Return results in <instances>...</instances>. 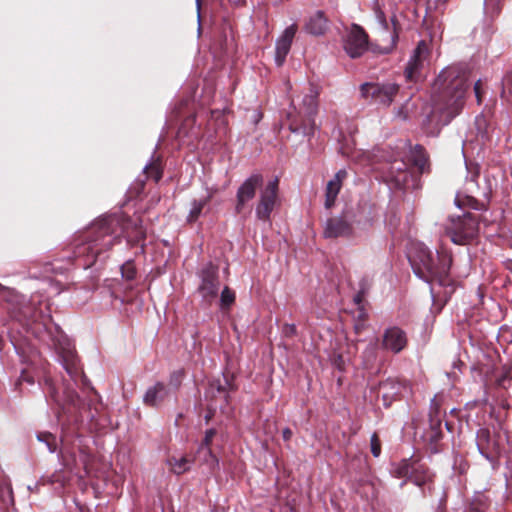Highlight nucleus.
Instances as JSON below:
<instances>
[{"instance_id":"nucleus-1","label":"nucleus","mask_w":512,"mask_h":512,"mask_svg":"<svg viewBox=\"0 0 512 512\" xmlns=\"http://www.w3.org/2000/svg\"><path fill=\"white\" fill-rule=\"evenodd\" d=\"M90 233L93 238L78 244L75 250L77 258H85L82 263L85 268L91 266L102 251L110 249L117 241L116 237H111L110 224L106 222L93 227Z\"/></svg>"},{"instance_id":"nucleus-2","label":"nucleus","mask_w":512,"mask_h":512,"mask_svg":"<svg viewBox=\"0 0 512 512\" xmlns=\"http://www.w3.org/2000/svg\"><path fill=\"white\" fill-rule=\"evenodd\" d=\"M445 233L457 245H467L479 235V220L475 214L465 213L462 216H451L445 225Z\"/></svg>"},{"instance_id":"nucleus-3","label":"nucleus","mask_w":512,"mask_h":512,"mask_svg":"<svg viewBox=\"0 0 512 512\" xmlns=\"http://www.w3.org/2000/svg\"><path fill=\"white\" fill-rule=\"evenodd\" d=\"M343 47L351 58L362 56L368 49V35L358 25H352L343 39Z\"/></svg>"},{"instance_id":"nucleus-4","label":"nucleus","mask_w":512,"mask_h":512,"mask_svg":"<svg viewBox=\"0 0 512 512\" xmlns=\"http://www.w3.org/2000/svg\"><path fill=\"white\" fill-rule=\"evenodd\" d=\"M278 179L271 180L261 191L259 201L256 206V216L258 219L267 221L276 205L278 197Z\"/></svg>"},{"instance_id":"nucleus-5","label":"nucleus","mask_w":512,"mask_h":512,"mask_svg":"<svg viewBox=\"0 0 512 512\" xmlns=\"http://www.w3.org/2000/svg\"><path fill=\"white\" fill-rule=\"evenodd\" d=\"M398 89V86L392 83H365L361 86V93L364 98H371L378 103L390 105L398 93Z\"/></svg>"},{"instance_id":"nucleus-6","label":"nucleus","mask_w":512,"mask_h":512,"mask_svg":"<svg viewBox=\"0 0 512 512\" xmlns=\"http://www.w3.org/2000/svg\"><path fill=\"white\" fill-rule=\"evenodd\" d=\"M429 47L425 41H420L411 56L405 69V76L409 81L419 78L428 65Z\"/></svg>"},{"instance_id":"nucleus-7","label":"nucleus","mask_w":512,"mask_h":512,"mask_svg":"<svg viewBox=\"0 0 512 512\" xmlns=\"http://www.w3.org/2000/svg\"><path fill=\"white\" fill-rule=\"evenodd\" d=\"M262 182L263 178L260 174H253L241 184L236 195V213L240 214L243 212L246 204L254 198L256 191L262 185Z\"/></svg>"},{"instance_id":"nucleus-8","label":"nucleus","mask_w":512,"mask_h":512,"mask_svg":"<svg viewBox=\"0 0 512 512\" xmlns=\"http://www.w3.org/2000/svg\"><path fill=\"white\" fill-rule=\"evenodd\" d=\"M409 258L412 265L418 266L419 269H422L428 274V277H436L437 268L427 247L424 245L415 246L413 250L410 251Z\"/></svg>"},{"instance_id":"nucleus-9","label":"nucleus","mask_w":512,"mask_h":512,"mask_svg":"<svg viewBox=\"0 0 512 512\" xmlns=\"http://www.w3.org/2000/svg\"><path fill=\"white\" fill-rule=\"evenodd\" d=\"M476 441L479 451L487 459L492 460L498 457L501 452V445L498 437L491 435L490 431L486 428H481L477 432Z\"/></svg>"},{"instance_id":"nucleus-10","label":"nucleus","mask_w":512,"mask_h":512,"mask_svg":"<svg viewBox=\"0 0 512 512\" xmlns=\"http://www.w3.org/2000/svg\"><path fill=\"white\" fill-rule=\"evenodd\" d=\"M202 281L198 288L199 293L205 301L211 303L218 295L219 280L217 270L215 268H208L202 272Z\"/></svg>"},{"instance_id":"nucleus-11","label":"nucleus","mask_w":512,"mask_h":512,"mask_svg":"<svg viewBox=\"0 0 512 512\" xmlns=\"http://www.w3.org/2000/svg\"><path fill=\"white\" fill-rule=\"evenodd\" d=\"M406 333L399 327H390L385 330L382 337V347L395 354L401 352L407 346Z\"/></svg>"},{"instance_id":"nucleus-12","label":"nucleus","mask_w":512,"mask_h":512,"mask_svg":"<svg viewBox=\"0 0 512 512\" xmlns=\"http://www.w3.org/2000/svg\"><path fill=\"white\" fill-rule=\"evenodd\" d=\"M297 30L298 26L296 24H291L278 37L275 47V61L278 66H281L284 63Z\"/></svg>"},{"instance_id":"nucleus-13","label":"nucleus","mask_w":512,"mask_h":512,"mask_svg":"<svg viewBox=\"0 0 512 512\" xmlns=\"http://www.w3.org/2000/svg\"><path fill=\"white\" fill-rule=\"evenodd\" d=\"M354 235L355 233L352 225L344 218H331L326 222L324 229V236L326 238H350Z\"/></svg>"},{"instance_id":"nucleus-14","label":"nucleus","mask_w":512,"mask_h":512,"mask_svg":"<svg viewBox=\"0 0 512 512\" xmlns=\"http://www.w3.org/2000/svg\"><path fill=\"white\" fill-rule=\"evenodd\" d=\"M346 176L347 172L345 170H340L336 173L334 178L328 182L325 200V206L327 208H330L334 205L336 197L340 191L342 181L346 178Z\"/></svg>"},{"instance_id":"nucleus-15","label":"nucleus","mask_w":512,"mask_h":512,"mask_svg":"<svg viewBox=\"0 0 512 512\" xmlns=\"http://www.w3.org/2000/svg\"><path fill=\"white\" fill-rule=\"evenodd\" d=\"M194 461L195 458L193 456L182 455L179 457H170L167 463L172 473L176 475H181L190 470V467L194 463Z\"/></svg>"},{"instance_id":"nucleus-16","label":"nucleus","mask_w":512,"mask_h":512,"mask_svg":"<svg viewBox=\"0 0 512 512\" xmlns=\"http://www.w3.org/2000/svg\"><path fill=\"white\" fill-rule=\"evenodd\" d=\"M401 392V385L395 380L388 379L379 386V393L385 403H391Z\"/></svg>"},{"instance_id":"nucleus-17","label":"nucleus","mask_w":512,"mask_h":512,"mask_svg":"<svg viewBox=\"0 0 512 512\" xmlns=\"http://www.w3.org/2000/svg\"><path fill=\"white\" fill-rule=\"evenodd\" d=\"M167 395V389L163 383H156L149 388L144 396V403L149 406H156L162 402Z\"/></svg>"},{"instance_id":"nucleus-18","label":"nucleus","mask_w":512,"mask_h":512,"mask_svg":"<svg viewBox=\"0 0 512 512\" xmlns=\"http://www.w3.org/2000/svg\"><path fill=\"white\" fill-rule=\"evenodd\" d=\"M327 29V20L323 13L316 12L306 24V30L313 35H322Z\"/></svg>"},{"instance_id":"nucleus-19","label":"nucleus","mask_w":512,"mask_h":512,"mask_svg":"<svg viewBox=\"0 0 512 512\" xmlns=\"http://www.w3.org/2000/svg\"><path fill=\"white\" fill-rule=\"evenodd\" d=\"M390 180L393 181L396 186H403L407 183L408 172L406 170V164L403 162H395L391 166Z\"/></svg>"},{"instance_id":"nucleus-20","label":"nucleus","mask_w":512,"mask_h":512,"mask_svg":"<svg viewBox=\"0 0 512 512\" xmlns=\"http://www.w3.org/2000/svg\"><path fill=\"white\" fill-rule=\"evenodd\" d=\"M410 479L417 486H424L430 484L433 481V475L428 469L421 465H417L415 468H413Z\"/></svg>"},{"instance_id":"nucleus-21","label":"nucleus","mask_w":512,"mask_h":512,"mask_svg":"<svg viewBox=\"0 0 512 512\" xmlns=\"http://www.w3.org/2000/svg\"><path fill=\"white\" fill-rule=\"evenodd\" d=\"M416 466H417L416 463H412V462H410V460L404 459L394 465L392 474L397 478L408 477V476L410 477L413 472V468H415Z\"/></svg>"},{"instance_id":"nucleus-22","label":"nucleus","mask_w":512,"mask_h":512,"mask_svg":"<svg viewBox=\"0 0 512 512\" xmlns=\"http://www.w3.org/2000/svg\"><path fill=\"white\" fill-rule=\"evenodd\" d=\"M64 366L68 374L72 377H77L81 373V368L78 365L76 356L72 352H68L64 357Z\"/></svg>"},{"instance_id":"nucleus-23","label":"nucleus","mask_w":512,"mask_h":512,"mask_svg":"<svg viewBox=\"0 0 512 512\" xmlns=\"http://www.w3.org/2000/svg\"><path fill=\"white\" fill-rule=\"evenodd\" d=\"M468 85L463 79H458L454 84V102L453 104L456 106H461L463 103V99L465 96V93L467 91Z\"/></svg>"},{"instance_id":"nucleus-24","label":"nucleus","mask_w":512,"mask_h":512,"mask_svg":"<svg viewBox=\"0 0 512 512\" xmlns=\"http://www.w3.org/2000/svg\"><path fill=\"white\" fill-rule=\"evenodd\" d=\"M145 174L148 179L158 182L162 177V170L158 163H152L145 168Z\"/></svg>"},{"instance_id":"nucleus-25","label":"nucleus","mask_w":512,"mask_h":512,"mask_svg":"<svg viewBox=\"0 0 512 512\" xmlns=\"http://www.w3.org/2000/svg\"><path fill=\"white\" fill-rule=\"evenodd\" d=\"M303 104L306 106V113L311 116L316 113L317 110V97L314 94L305 96Z\"/></svg>"},{"instance_id":"nucleus-26","label":"nucleus","mask_w":512,"mask_h":512,"mask_svg":"<svg viewBox=\"0 0 512 512\" xmlns=\"http://www.w3.org/2000/svg\"><path fill=\"white\" fill-rule=\"evenodd\" d=\"M220 300L222 307H229L235 301V293L228 287H225L221 293Z\"/></svg>"},{"instance_id":"nucleus-27","label":"nucleus","mask_w":512,"mask_h":512,"mask_svg":"<svg viewBox=\"0 0 512 512\" xmlns=\"http://www.w3.org/2000/svg\"><path fill=\"white\" fill-rule=\"evenodd\" d=\"M363 355L366 367L372 366L377 357V347L375 345L368 346Z\"/></svg>"},{"instance_id":"nucleus-28","label":"nucleus","mask_w":512,"mask_h":512,"mask_svg":"<svg viewBox=\"0 0 512 512\" xmlns=\"http://www.w3.org/2000/svg\"><path fill=\"white\" fill-rule=\"evenodd\" d=\"M216 435V431L214 429H209L206 431L205 433V437L203 439V442L199 448V450H202V449H206L207 453L211 456H212V452H211V448H210V445L213 441V438L214 436Z\"/></svg>"},{"instance_id":"nucleus-29","label":"nucleus","mask_w":512,"mask_h":512,"mask_svg":"<svg viewBox=\"0 0 512 512\" xmlns=\"http://www.w3.org/2000/svg\"><path fill=\"white\" fill-rule=\"evenodd\" d=\"M371 453L374 457H378L381 454V442L377 433H373L370 440Z\"/></svg>"},{"instance_id":"nucleus-30","label":"nucleus","mask_w":512,"mask_h":512,"mask_svg":"<svg viewBox=\"0 0 512 512\" xmlns=\"http://www.w3.org/2000/svg\"><path fill=\"white\" fill-rule=\"evenodd\" d=\"M205 204H206L205 201L194 202L193 207L189 214L190 221H195L198 218V216L201 214Z\"/></svg>"},{"instance_id":"nucleus-31","label":"nucleus","mask_w":512,"mask_h":512,"mask_svg":"<svg viewBox=\"0 0 512 512\" xmlns=\"http://www.w3.org/2000/svg\"><path fill=\"white\" fill-rule=\"evenodd\" d=\"M121 270H122L123 277H125L128 280H132L136 275L135 267H134L133 263H131V262L125 263L122 266Z\"/></svg>"},{"instance_id":"nucleus-32","label":"nucleus","mask_w":512,"mask_h":512,"mask_svg":"<svg viewBox=\"0 0 512 512\" xmlns=\"http://www.w3.org/2000/svg\"><path fill=\"white\" fill-rule=\"evenodd\" d=\"M129 241L139 242L145 238V232L141 227L135 228V233H128L127 235Z\"/></svg>"},{"instance_id":"nucleus-33","label":"nucleus","mask_w":512,"mask_h":512,"mask_svg":"<svg viewBox=\"0 0 512 512\" xmlns=\"http://www.w3.org/2000/svg\"><path fill=\"white\" fill-rule=\"evenodd\" d=\"M39 439L47 442L50 451L55 450V447H52V442H54V437L51 434H44L43 436H39Z\"/></svg>"},{"instance_id":"nucleus-34","label":"nucleus","mask_w":512,"mask_h":512,"mask_svg":"<svg viewBox=\"0 0 512 512\" xmlns=\"http://www.w3.org/2000/svg\"><path fill=\"white\" fill-rule=\"evenodd\" d=\"M481 86H482V83L481 81H477L474 85V91H475V94H476V97H477V101L478 103L480 104L482 102V98H481Z\"/></svg>"},{"instance_id":"nucleus-35","label":"nucleus","mask_w":512,"mask_h":512,"mask_svg":"<svg viewBox=\"0 0 512 512\" xmlns=\"http://www.w3.org/2000/svg\"><path fill=\"white\" fill-rule=\"evenodd\" d=\"M334 365L339 369V370H344V366H345V361L343 359V357L341 355H337L335 358H334Z\"/></svg>"},{"instance_id":"nucleus-36","label":"nucleus","mask_w":512,"mask_h":512,"mask_svg":"<svg viewBox=\"0 0 512 512\" xmlns=\"http://www.w3.org/2000/svg\"><path fill=\"white\" fill-rule=\"evenodd\" d=\"M292 430L290 428H285L282 431V436L285 441H289L292 438Z\"/></svg>"},{"instance_id":"nucleus-37","label":"nucleus","mask_w":512,"mask_h":512,"mask_svg":"<svg viewBox=\"0 0 512 512\" xmlns=\"http://www.w3.org/2000/svg\"><path fill=\"white\" fill-rule=\"evenodd\" d=\"M354 303L358 306V308L360 307H363L362 306V302H363V294L362 293H358L355 295L354 299H353Z\"/></svg>"},{"instance_id":"nucleus-38","label":"nucleus","mask_w":512,"mask_h":512,"mask_svg":"<svg viewBox=\"0 0 512 512\" xmlns=\"http://www.w3.org/2000/svg\"><path fill=\"white\" fill-rule=\"evenodd\" d=\"M358 318L362 322H365L366 319H367V314H366V312H365L363 307L358 308Z\"/></svg>"},{"instance_id":"nucleus-39","label":"nucleus","mask_w":512,"mask_h":512,"mask_svg":"<svg viewBox=\"0 0 512 512\" xmlns=\"http://www.w3.org/2000/svg\"><path fill=\"white\" fill-rule=\"evenodd\" d=\"M5 489L7 490L8 493H11V489L8 485H5Z\"/></svg>"},{"instance_id":"nucleus-40","label":"nucleus","mask_w":512,"mask_h":512,"mask_svg":"<svg viewBox=\"0 0 512 512\" xmlns=\"http://www.w3.org/2000/svg\"><path fill=\"white\" fill-rule=\"evenodd\" d=\"M356 330L359 331L360 328H362V326H360L359 324L356 325Z\"/></svg>"},{"instance_id":"nucleus-41","label":"nucleus","mask_w":512,"mask_h":512,"mask_svg":"<svg viewBox=\"0 0 512 512\" xmlns=\"http://www.w3.org/2000/svg\"><path fill=\"white\" fill-rule=\"evenodd\" d=\"M3 488V485L0 483V490Z\"/></svg>"}]
</instances>
